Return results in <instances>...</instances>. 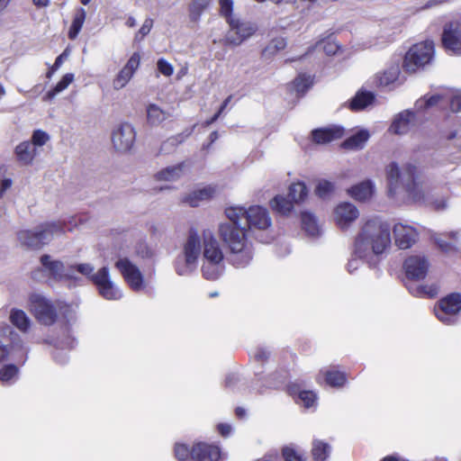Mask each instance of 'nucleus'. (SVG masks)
Returning a JSON list of instances; mask_svg holds the SVG:
<instances>
[{
    "label": "nucleus",
    "mask_w": 461,
    "mask_h": 461,
    "mask_svg": "<svg viewBox=\"0 0 461 461\" xmlns=\"http://www.w3.org/2000/svg\"><path fill=\"white\" fill-rule=\"evenodd\" d=\"M201 256L203 276L207 280H217L225 270L224 254L219 240L211 230H203L201 235L194 230L188 232L181 253L175 261L177 275L189 276L194 272Z\"/></svg>",
    "instance_id": "f257e3e1"
},
{
    "label": "nucleus",
    "mask_w": 461,
    "mask_h": 461,
    "mask_svg": "<svg viewBox=\"0 0 461 461\" xmlns=\"http://www.w3.org/2000/svg\"><path fill=\"white\" fill-rule=\"evenodd\" d=\"M243 213L240 206L227 208L225 214L229 221L218 228V234L229 250L230 261L236 267H247L253 258L252 244L247 237L249 230L241 226Z\"/></svg>",
    "instance_id": "f03ea898"
},
{
    "label": "nucleus",
    "mask_w": 461,
    "mask_h": 461,
    "mask_svg": "<svg viewBox=\"0 0 461 461\" xmlns=\"http://www.w3.org/2000/svg\"><path fill=\"white\" fill-rule=\"evenodd\" d=\"M390 225L375 216L363 219L355 240L354 254L358 258L368 259L373 255L384 253L391 246Z\"/></svg>",
    "instance_id": "7ed1b4c3"
},
{
    "label": "nucleus",
    "mask_w": 461,
    "mask_h": 461,
    "mask_svg": "<svg viewBox=\"0 0 461 461\" xmlns=\"http://www.w3.org/2000/svg\"><path fill=\"white\" fill-rule=\"evenodd\" d=\"M420 168L411 163L406 164L402 169L395 162L386 167V178L388 183V193L394 196L402 183L408 196L414 202L424 201L425 196L422 186L419 181Z\"/></svg>",
    "instance_id": "20e7f679"
},
{
    "label": "nucleus",
    "mask_w": 461,
    "mask_h": 461,
    "mask_svg": "<svg viewBox=\"0 0 461 461\" xmlns=\"http://www.w3.org/2000/svg\"><path fill=\"white\" fill-rule=\"evenodd\" d=\"M71 231L72 228L59 222H47L36 227L33 230H23L17 232V239L23 247L39 249L50 242L54 236Z\"/></svg>",
    "instance_id": "39448f33"
},
{
    "label": "nucleus",
    "mask_w": 461,
    "mask_h": 461,
    "mask_svg": "<svg viewBox=\"0 0 461 461\" xmlns=\"http://www.w3.org/2000/svg\"><path fill=\"white\" fill-rule=\"evenodd\" d=\"M175 456L179 461H218L221 457V451L218 447L198 442L190 449L185 444L176 443L175 445Z\"/></svg>",
    "instance_id": "423d86ee"
},
{
    "label": "nucleus",
    "mask_w": 461,
    "mask_h": 461,
    "mask_svg": "<svg viewBox=\"0 0 461 461\" xmlns=\"http://www.w3.org/2000/svg\"><path fill=\"white\" fill-rule=\"evenodd\" d=\"M30 311L41 324L50 326L58 319L57 309L59 307L52 301L39 293H33L29 297Z\"/></svg>",
    "instance_id": "0eeeda50"
},
{
    "label": "nucleus",
    "mask_w": 461,
    "mask_h": 461,
    "mask_svg": "<svg viewBox=\"0 0 461 461\" xmlns=\"http://www.w3.org/2000/svg\"><path fill=\"white\" fill-rule=\"evenodd\" d=\"M434 43L425 41L414 44L405 54L403 68L407 72H415L428 64L433 55Z\"/></svg>",
    "instance_id": "6e6552de"
},
{
    "label": "nucleus",
    "mask_w": 461,
    "mask_h": 461,
    "mask_svg": "<svg viewBox=\"0 0 461 461\" xmlns=\"http://www.w3.org/2000/svg\"><path fill=\"white\" fill-rule=\"evenodd\" d=\"M434 311L441 322L447 325L454 324L456 315L461 311V294L453 293L445 296L438 302Z\"/></svg>",
    "instance_id": "1a4fd4ad"
},
{
    "label": "nucleus",
    "mask_w": 461,
    "mask_h": 461,
    "mask_svg": "<svg viewBox=\"0 0 461 461\" xmlns=\"http://www.w3.org/2000/svg\"><path fill=\"white\" fill-rule=\"evenodd\" d=\"M230 31L224 38L226 45L239 46L257 31L256 24L239 18H229Z\"/></svg>",
    "instance_id": "9d476101"
},
{
    "label": "nucleus",
    "mask_w": 461,
    "mask_h": 461,
    "mask_svg": "<svg viewBox=\"0 0 461 461\" xmlns=\"http://www.w3.org/2000/svg\"><path fill=\"white\" fill-rule=\"evenodd\" d=\"M90 280L96 285L99 294L106 300L122 298V292L110 278L108 267H101L96 273L90 276Z\"/></svg>",
    "instance_id": "9b49d317"
},
{
    "label": "nucleus",
    "mask_w": 461,
    "mask_h": 461,
    "mask_svg": "<svg viewBox=\"0 0 461 461\" xmlns=\"http://www.w3.org/2000/svg\"><path fill=\"white\" fill-rule=\"evenodd\" d=\"M244 213L245 226L248 230H267L271 226V218L267 209L261 206H251L248 210L241 207Z\"/></svg>",
    "instance_id": "f8f14e48"
},
{
    "label": "nucleus",
    "mask_w": 461,
    "mask_h": 461,
    "mask_svg": "<svg viewBox=\"0 0 461 461\" xmlns=\"http://www.w3.org/2000/svg\"><path fill=\"white\" fill-rule=\"evenodd\" d=\"M136 131L133 126L128 122L117 125L112 133L113 147L121 152L129 151L134 145Z\"/></svg>",
    "instance_id": "ddd939ff"
},
{
    "label": "nucleus",
    "mask_w": 461,
    "mask_h": 461,
    "mask_svg": "<svg viewBox=\"0 0 461 461\" xmlns=\"http://www.w3.org/2000/svg\"><path fill=\"white\" fill-rule=\"evenodd\" d=\"M116 268L121 272L130 287L138 292L144 288L143 276L140 269L128 258H120L115 263Z\"/></svg>",
    "instance_id": "4468645a"
},
{
    "label": "nucleus",
    "mask_w": 461,
    "mask_h": 461,
    "mask_svg": "<svg viewBox=\"0 0 461 461\" xmlns=\"http://www.w3.org/2000/svg\"><path fill=\"white\" fill-rule=\"evenodd\" d=\"M41 262L49 276L57 281L74 278V267L65 265L59 260H52L50 256L44 255L41 258Z\"/></svg>",
    "instance_id": "2eb2a0df"
},
{
    "label": "nucleus",
    "mask_w": 461,
    "mask_h": 461,
    "mask_svg": "<svg viewBox=\"0 0 461 461\" xmlns=\"http://www.w3.org/2000/svg\"><path fill=\"white\" fill-rule=\"evenodd\" d=\"M395 245L401 249L411 248L418 240L416 229L407 223L397 222L393 227Z\"/></svg>",
    "instance_id": "dca6fc26"
},
{
    "label": "nucleus",
    "mask_w": 461,
    "mask_h": 461,
    "mask_svg": "<svg viewBox=\"0 0 461 461\" xmlns=\"http://www.w3.org/2000/svg\"><path fill=\"white\" fill-rule=\"evenodd\" d=\"M442 43L447 51L461 55V23H450L444 28Z\"/></svg>",
    "instance_id": "f3484780"
},
{
    "label": "nucleus",
    "mask_w": 461,
    "mask_h": 461,
    "mask_svg": "<svg viewBox=\"0 0 461 461\" xmlns=\"http://www.w3.org/2000/svg\"><path fill=\"white\" fill-rule=\"evenodd\" d=\"M358 216V209L354 204L348 202L338 204L333 212L334 221L341 230L348 229Z\"/></svg>",
    "instance_id": "a211bd4d"
},
{
    "label": "nucleus",
    "mask_w": 461,
    "mask_h": 461,
    "mask_svg": "<svg viewBox=\"0 0 461 461\" xmlns=\"http://www.w3.org/2000/svg\"><path fill=\"white\" fill-rule=\"evenodd\" d=\"M140 63V56L139 53H133L129 59L125 66L119 71L113 80V87L115 90L123 88L133 77Z\"/></svg>",
    "instance_id": "6ab92c4d"
},
{
    "label": "nucleus",
    "mask_w": 461,
    "mask_h": 461,
    "mask_svg": "<svg viewBox=\"0 0 461 461\" xmlns=\"http://www.w3.org/2000/svg\"><path fill=\"white\" fill-rule=\"evenodd\" d=\"M406 275L411 279H422L426 276L429 263L420 256L409 257L404 262Z\"/></svg>",
    "instance_id": "aec40b11"
},
{
    "label": "nucleus",
    "mask_w": 461,
    "mask_h": 461,
    "mask_svg": "<svg viewBox=\"0 0 461 461\" xmlns=\"http://www.w3.org/2000/svg\"><path fill=\"white\" fill-rule=\"evenodd\" d=\"M415 113L410 110H405L395 116L390 131L395 134H405L414 125Z\"/></svg>",
    "instance_id": "412c9836"
},
{
    "label": "nucleus",
    "mask_w": 461,
    "mask_h": 461,
    "mask_svg": "<svg viewBox=\"0 0 461 461\" xmlns=\"http://www.w3.org/2000/svg\"><path fill=\"white\" fill-rule=\"evenodd\" d=\"M374 194L375 185L371 180L362 181L348 189V194L358 202L368 201Z\"/></svg>",
    "instance_id": "4be33fe9"
},
{
    "label": "nucleus",
    "mask_w": 461,
    "mask_h": 461,
    "mask_svg": "<svg viewBox=\"0 0 461 461\" xmlns=\"http://www.w3.org/2000/svg\"><path fill=\"white\" fill-rule=\"evenodd\" d=\"M215 191V188L211 185L200 187L187 194L182 201L192 207H196L201 202L212 198Z\"/></svg>",
    "instance_id": "5701e85b"
},
{
    "label": "nucleus",
    "mask_w": 461,
    "mask_h": 461,
    "mask_svg": "<svg viewBox=\"0 0 461 461\" xmlns=\"http://www.w3.org/2000/svg\"><path fill=\"white\" fill-rule=\"evenodd\" d=\"M343 129L338 126L317 129L312 131V139L318 144H325L343 136Z\"/></svg>",
    "instance_id": "b1692460"
},
{
    "label": "nucleus",
    "mask_w": 461,
    "mask_h": 461,
    "mask_svg": "<svg viewBox=\"0 0 461 461\" xmlns=\"http://www.w3.org/2000/svg\"><path fill=\"white\" fill-rule=\"evenodd\" d=\"M185 169V163H179L177 165L169 166L159 170L155 175V178L158 181L174 182L180 179L184 176Z\"/></svg>",
    "instance_id": "393cba45"
},
{
    "label": "nucleus",
    "mask_w": 461,
    "mask_h": 461,
    "mask_svg": "<svg viewBox=\"0 0 461 461\" xmlns=\"http://www.w3.org/2000/svg\"><path fill=\"white\" fill-rule=\"evenodd\" d=\"M14 153L19 162L26 166L31 165L38 155L37 149L29 141H23L18 144L14 149Z\"/></svg>",
    "instance_id": "a878e982"
},
{
    "label": "nucleus",
    "mask_w": 461,
    "mask_h": 461,
    "mask_svg": "<svg viewBox=\"0 0 461 461\" xmlns=\"http://www.w3.org/2000/svg\"><path fill=\"white\" fill-rule=\"evenodd\" d=\"M400 75L399 62L388 66L383 72L375 76L376 82L381 86H388L397 81Z\"/></svg>",
    "instance_id": "bb28decb"
},
{
    "label": "nucleus",
    "mask_w": 461,
    "mask_h": 461,
    "mask_svg": "<svg viewBox=\"0 0 461 461\" xmlns=\"http://www.w3.org/2000/svg\"><path fill=\"white\" fill-rule=\"evenodd\" d=\"M9 320L11 323L23 333L28 332L32 325V321L29 316L25 312L19 309L11 310Z\"/></svg>",
    "instance_id": "cd10ccee"
},
{
    "label": "nucleus",
    "mask_w": 461,
    "mask_h": 461,
    "mask_svg": "<svg viewBox=\"0 0 461 461\" xmlns=\"http://www.w3.org/2000/svg\"><path fill=\"white\" fill-rule=\"evenodd\" d=\"M149 124L157 126L168 119L171 114L168 111L161 109L158 104H149L146 109Z\"/></svg>",
    "instance_id": "c85d7f7f"
},
{
    "label": "nucleus",
    "mask_w": 461,
    "mask_h": 461,
    "mask_svg": "<svg viewBox=\"0 0 461 461\" xmlns=\"http://www.w3.org/2000/svg\"><path fill=\"white\" fill-rule=\"evenodd\" d=\"M370 135L366 130H361L347 139L342 146L348 149H361L368 140Z\"/></svg>",
    "instance_id": "c756f323"
},
{
    "label": "nucleus",
    "mask_w": 461,
    "mask_h": 461,
    "mask_svg": "<svg viewBox=\"0 0 461 461\" xmlns=\"http://www.w3.org/2000/svg\"><path fill=\"white\" fill-rule=\"evenodd\" d=\"M445 101V95H434L431 96L425 95L420 98L415 103V111L417 113H423L435 107Z\"/></svg>",
    "instance_id": "7c9ffc66"
},
{
    "label": "nucleus",
    "mask_w": 461,
    "mask_h": 461,
    "mask_svg": "<svg viewBox=\"0 0 461 461\" xmlns=\"http://www.w3.org/2000/svg\"><path fill=\"white\" fill-rule=\"evenodd\" d=\"M86 16V12L84 8L77 10L68 33L70 40H75L77 37L85 23Z\"/></svg>",
    "instance_id": "2f4dec72"
},
{
    "label": "nucleus",
    "mask_w": 461,
    "mask_h": 461,
    "mask_svg": "<svg viewBox=\"0 0 461 461\" xmlns=\"http://www.w3.org/2000/svg\"><path fill=\"white\" fill-rule=\"evenodd\" d=\"M374 95L370 92H358L350 103V109L359 111L365 109L374 101Z\"/></svg>",
    "instance_id": "473e14b6"
},
{
    "label": "nucleus",
    "mask_w": 461,
    "mask_h": 461,
    "mask_svg": "<svg viewBox=\"0 0 461 461\" xmlns=\"http://www.w3.org/2000/svg\"><path fill=\"white\" fill-rule=\"evenodd\" d=\"M302 226L304 231L311 236H316L319 233V224L315 216L308 212L301 214Z\"/></svg>",
    "instance_id": "72a5a7b5"
},
{
    "label": "nucleus",
    "mask_w": 461,
    "mask_h": 461,
    "mask_svg": "<svg viewBox=\"0 0 461 461\" xmlns=\"http://www.w3.org/2000/svg\"><path fill=\"white\" fill-rule=\"evenodd\" d=\"M270 205L274 211L282 215L289 214L294 208L292 202L282 195L275 196L270 202Z\"/></svg>",
    "instance_id": "f704fd0d"
},
{
    "label": "nucleus",
    "mask_w": 461,
    "mask_h": 461,
    "mask_svg": "<svg viewBox=\"0 0 461 461\" xmlns=\"http://www.w3.org/2000/svg\"><path fill=\"white\" fill-rule=\"evenodd\" d=\"M212 0H194L189 7V18L193 23H197L203 12L210 5Z\"/></svg>",
    "instance_id": "c9c22d12"
},
{
    "label": "nucleus",
    "mask_w": 461,
    "mask_h": 461,
    "mask_svg": "<svg viewBox=\"0 0 461 461\" xmlns=\"http://www.w3.org/2000/svg\"><path fill=\"white\" fill-rule=\"evenodd\" d=\"M307 187L303 182L294 183L289 187L288 195L294 203L303 202L307 197Z\"/></svg>",
    "instance_id": "e433bc0d"
},
{
    "label": "nucleus",
    "mask_w": 461,
    "mask_h": 461,
    "mask_svg": "<svg viewBox=\"0 0 461 461\" xmlns=\"http://www.w3.org/2000/svg\"><path fill=\"white\" fill-rule=\"evenodd\" d=\"M74 75L71 73H68L62 77L59 82L55 86V87L49 91L46 95V98L52 99L56 95L61 93L73 82Z\"/></svg>",
    "instance_id": "4c0bfd02"
},
{
    "label": "nucleus",
    "mask_w": 461,
    "mask_h": 461,
    "mask_svg": "<svg viewBox=\"0 0 461 461\" xmlns=\"http://www.w3.org/2000/svg\"><path fill=\"white\" fill-rule=\"evenodd\" d=\"M330 446L320 440H315L312 447V456L316 461H324L330 453Z\"/></svg>",
    "instance_id": "58836bf2"
},
{
    "label": "nucleus",
    "mask_w": 461,
    "mask_h": 461,
    "mask_svg": "<svg viewBox=\"0 0 461 461\" xmlns=\"http://www.w3.org/2000/svg\"><path fill=\"white\" fill-rule=\"evenodd\" d=\"M325 381L330 386H341L346 382V376L344 373L329 370L325 373Z\"/></svg>",
    "instance_id": "ea45409f"
},
{
    "label": "nucleus",
    "mask_w": 461,
    "mask_h": 461,
    "mask_svg": "<svg viewBox=\"0 0 461 461\" xmlns=\"http://www.w3.org/2000/svg\"><path fill=\"white\" fill-rule=\"evenodd\" d=\"M445 100L449 103V108L452 112L457 113L461 111V91L455 90L445 95Z\"/></svg>",
    "instance_id": "a19ab883"
},
{
    "label": "nucleus",
    "mask_w": 461,
    "mask_h": 461,
    "mask_svg": "<svg viewBox=\"0 0 461 461\" xmlns=\"http://www.w3.org/2000/svg\"><path fill=\"white\" fill-rule=\"evenodd\" d=\"M312 85V79L310 76L301 75L294 81V86L298 94H304Z\"/></svg>",
    "instance_id": "79ce46f5"
},
{
    "label": "nucleus",
    "mask_w": 461,
    "mask_h": 461,
    "mask_svg": "<svg viewBox=\"0 0 461 461\" xmlns=\"http://www.w3.org/2000/svg\"><path fill=\"white\" fill-rule=\"evenodd\" d=\"M333 183L327 180H320L315 189L316 194L321 198L328 197L333 193Z\"/></svg>",
    "instance_id": "37998d69"
},
{
    "label": "nucleus",
    "mask_w": 461,
    "mask_h": 461,
    "mask_svg": "<svg viewBox=\"0 0 461 461\" xmlns=\"http://www.w3.org/2000/svg\"><path fill=\"white\" fill-rule=\"evenodd\" d=\"M449 238L453 240V243H447L442 236L435 237V242L439 246V248L444 251H449L452 249L455 248V244L457 241L458 238V232L457 231H451L447 234Z\"/></svg>",
    "instance_id": "c03bdc74"
},
{
    "label": "nucleus",
    "mask_w": 461,
    "mask_h": 461,
    "mask_svg": "<svg viewBox=\"0 0 461 461\" xmlns=\"http://www.w3.org/2000/svg\"><path fill=\"white\" fill-rule=\"evenodd\" d=\"M286 46V41L283 37L275 38L272 40L269 44L265 49L264 52L266 54H275L276 52L282 50Z\"/></svg>",
    "instance_id": "a18cd8bd"
},
{
    "label": "nucleus",
    "mask_w": 461,
    "mask_h": 461,
    "mask_svg": "<svg viewBox=\"0 0 461 461\" xmlns=\"http://www.w3.org/2000/svg\"><path fill=\"white\" fill-rule=\"evenodd\" d=\"M18 374V368L14 365H7L0 369V380L9 382L15 378Z\"/></svg>",
    "instance_id": "49530a36"
},
{
    "label": "nucleus",
    "mask_w": 461,
    "mask_h": 461,
    "mask_svg": "<svg viewBox=\"0 0 461 461\" xmlns=\"http://www.w3.org/2000/svg\"><path fill=\"white\" fill-rule=\"evenodd\" d=\"M50 140V135L41 130H36L32 136V145L33 147H41Z\"/></svg>",
    "instance_id": "de8ad7c7"
},
{
    "label": "nucleus",
    "mask_w": 461,
    "mask_h": 461,
    "mask_svg": "<svg viewBox=\"0 0 461 461\" xmlns=\"http://www.w3.org/2000/svg\"><path fill=\"white\" fill-rule=\"evenodd\" d=\"M299 403H303L305 408H310L314 405L316 402V394L312 391L300 392Z\"/></svg>",
    "instance_id": "09e8293b"
},
{
    "label": "nucleus",
    "mask_w": 461,
    "mask_h": 461,
    "mask_svg": "<svg viewBox=\"0 0 461 461\" xmlns=\"http://www.w3.org/2000/svg\"><path fill=\"white\" fill-rule=\"evenodd\" d=\"M157 68L165 77H170L174 73V67L163 58L157 61Z\"/></svg>",
    "instance_id": "8fccbe9b"
},
{
    "label": "nucleus",
    "mask_w": 461,
    "mask_h": 461,
    "mask_svg": "<svg viewBox=\"0 0 461 461\" xmlns=\"http://www.w3.org/2000/svg\"><path fill=\"white\" fill-rule=\"evenodd\" d=\"M438 293V286L435 284L429 285H421L417 289L416 295H424L428 297H434Z\"/></svg>",
    "instance_id": "3c124183"
},
{
    "label": "nucleus",
    "mask_w": 461,
    "mask_h": 461,
    "mask_svg": "<svg viewBox=\"0 0 461 461\" xmlns=\"http://www.w3.org/2000/svg\"><path fill=\"white\" fill-rule=\"evenodd\" d=\"M4 336H9L14 344L19 345L21 342L19 335L7 324L0 327V337Z\"/></svg>",
    "instance_id": "603ef678"
},
{
    "label": "nucleus",
    "mask_w": 461,
    "mask_h": 461,
    "mask_svg": "<svg viewBox=\"0 0 461 461\" xmlns=\"http://www.w3.org/2000/svg\"><path fill=\"white\" fill-rule=\"evenodd\" d=\"M192 131H193V129L185 130L184 132L167 139V141H165V143L163 145L164 146H167V145H171V146L178 145V144L182 143L188 136H190Z\"/></svg>",
    "instance_id": "864d4df0"
},
{
    "label": "nucleus",
    "mask_w": 461,
    "mask_h": 461,
    "mask_svg": "<svg viewBox=\"0 0 461 461\" xmlns=\"http://www.w3.org/2000/svg\"><path fill=\"white\" fill-rule=\"evenodd\" d=\"M153 26V20L150 18H147L142 23L140 29L135 35L136 41H141L147 34L149 33L151 28Z\"/></svg>",
    "instance_id": "5fc2aeb1"
},
{
    "label": "nucleus",
    "mask_w": 461,
    "mask_h": 461,
    "mask_svg": "<svg viewBox=\"0 0 461 461\" xmlns=\"http://www.w3.org/2000/svg\"><path fill=\"white\" fill-rule=\"evenodd\" d=\"M283 456L285 461H303L302 456L288 446L283 448Z\"/></svg>",
    "instance_id": "6e6d98bb"
},
{
    "label": "nucleus",
    "mask_w": 461,
    "mask_h": 461,
    "mask_svg": "<svg viewBox=\"0 0 461 461\" xmlns=\"http://www.w3.org/2000/svg\"><path fill=\"white\" fill-rule=\"evenodd\" d=\"M221 13L227 18V22L229 23V18L231 16L233 3L232 0H221L220 1Z\"/></svg>",
    "instance_id": "4d7b16f0"
},
{
    "label": "nucleus",
    "mask_w": 461,
    "mask_h": 461,
    "mask_svg": "<svg viewBox=\"0 0 461 461\" xmlns=\"http://www.w3.org/2000/svg\"><path fill=\"white\" fill-rule=\"evenodd\" d=\"M74 267V271L77 270L78 273L82 274L83 276H87L90 279V276L94 275V267L91 264L84 263V264H78Z\"/></svg>",
    "instance_id": "13d9d810"
},
{
    "label": "nucleus",
    "mask_w": 461,
    "mask_h": 461,
    "mask_svg": "<svg viewBox=\"0 0 461 461\" xmlns=\"http://www.w3.org/2000/svg\"><path fill=\"white\" fill-rule=\"evenodd\" d=\"M254 357L258 361H264L268 358L269 352L265 348H257L253 354Z\"/></svg>",
    "instance_id": "bf43d9fd"
},
{
    "label": "nucleus",
    "mask_w": 461,
    "mask_h": 461,
    "mask_svg": "<svg viewBox=\"0 0 461 461\" xmlns=\"http://www.w3.org/2000/svg\"><path fill=\"white\" fill-rule=\"evenodd\" d=\"M339 47L335 42L327 41L323 45V50L328 55H333L337 52Z\"/></svg>",
    "instance_id": "052dcab7"
},
{
    "label": "nucleus",
    "mask_w": 461,
    "mask_h": 461,
    "mask_svg": "<svg viewBox=\"0 0 461 461\" xmlns=\"http://www.w3.org/2000/svg\"><path fill=\"white\" fill-rule=\"evenodd\" d=\"M68 56V50H65L61 53L55 60V63L52 66V70H57L63 63L64 59Z\"/></svg>",
    "instance_id": "680f3d73"
},
{
    "label": "nucleus",
    "mask_w": 461,
    "mask_h": 461,
    "mask_svg": "<svg viewBox=\"0 0 461 461\" xmlns=\"http://www.w3.org/2000/svg\"><path fill=\"white\" fill-rule=\"evenodd\" d=\"M218 430L223 437H227L231 430V428L229 424H219Z\"/></svg>",
    "instance_id": "e2e57ef3"
},
{
    "label": "nucleus",
    "mask_w": 461,
    "mask_h": 461,
    "mask_svg": "<svg viewBox=\"0 0 461 461\" xmlns=\"http://www.w3.org/2000/svg\"><path fill=\"white\" fill-rule=\"evenodd\" d=\"M11 185H12V180L11 179H9V178L4 179L1 182V185H0V194H3L7 189H9L11 187Z\"/></svg>",
    "instance_id": "0e129e2a"
},
{
    "label": "nucleus",
    "mask_w": 461,
    "mask_h": 461,
    "mask_svg": "<svg viewBox=\"0 0 461 461\" xmlns=\"http://www.w3.org/2000/svg\"><path fill=\"white\" fill-rule=\"evenodd\" d=\"M358 266H359V261L358 259L357 258H352L351 260H349L348 264V271L351 273L353 272V270L355 269H357L358 268Z\"/></svg>",
    "instance_id": "69168bd1"
},
{
    "label": "nucleus",
    "mask_w": 461,
    "mask_h": 461,
    "mask_svg": "<svg viewBox=\"0 0 461 461\" xmlns=\"http://www.w3.org/2000/svg\"><path fill=\"white\" fill-rule=\"evenodd\" d=\"M446 0H429L425 5L424 9L431 8L445 3Z\"/></svg>",
    "instance_id": "338daca9"
},
{
    "label": "nucleus",
    "mask_w": 461,
    "mask_h": 461,
    "mask_svg": "<svg viewBox=\"0 0 461 461\" xmlns=\"http://www.w3.org/2000/svg\"><path fill=\"white\" fill-rule=\"evenodd\" d=\"M34 5L39 8L47 7L50 5V0H32Z\"/></svg>",
    "instance_id": "774afa93"
}]
</instances>
